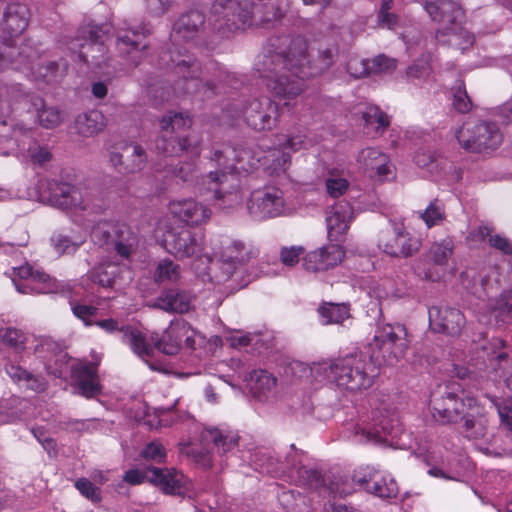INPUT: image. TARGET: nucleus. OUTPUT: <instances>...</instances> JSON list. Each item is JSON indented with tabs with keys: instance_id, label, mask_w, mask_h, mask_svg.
Returning <instances> with one entry per match:
<instances>
[{
	"instance_id": "nucleus-1",
	"label": "nucleus",
	"mask_w": 512,
	"mask_h": 512,
	"mask_svg": "<svg viewBox=\"0 0 512 512\" xmlns=\"http://www.w3.org/2000/svg\"><path fill=\"white\" fill-rule=\"evenodd\" d=\"M282 43L289 44L287 49L269 56L265 55L256 63L257 70L273 99L253 100L242 111L246 123L255 130L271 129L276 122L278 106H289L290 101L305 89L307 78L320 74L332 64V48L321 51L320 59L311 64L307 60V44L302 37H285Z\"/></svg>"
},
{
	"instance_id": "nucleus-2",
	"label": "nucleus",
	"mask_w": 512,
	"mask_h": 512,
	"mask_svg": "<svg viewBox=\"0 0 512 512\" xmlns=\"http://www.w3.org/2000/svg\"><path fill=\"white\" fill-rule=\"evenodd\" d=\"M161 244L177 258L195 256L193 269L204 282L224 284L231 281L234 287L246 286L250 278L244 277L245 264L256 256V251L240 241L225 246L217 259L208 253L202 254L201 238L185 227L170 229L163 233Z\"/></svg>"
},
{
	"instance_id": "nucleus-3",
	"label": "nucleus",
	"mask_w": 512,
	"mask_h": 512,
	"mask_svg": "<svg viewBox=\"0 0 512 512\" xmlns=\"http://www.w3.org/2000/svg\"><path fill=\"white\" fill-rule=\"evenodd\" d=\"M430 410L435 421L439 423L463 419L462 433L468 440L474 442L479 451L487 456L502 455L491 442L492 435L487 430L484 408L473 397L465 396L458 384L447 386L440 394H432Z\"/></svg>"
},
{
	"instance_id": "nucleus-4",
	"label": "nucleus",
	"mask_w": 512,
	"mask_h": 512,
	"mask_svg": "<svg viewBox=\"0 0 512 512\" xmlns=\"http://www.w3.org/2000/svg\"><path fill=\"white\" fill-rule=\"evenodd\" d=\"M312 146L306 135H294L286 139L285 143L277 147L263 150L262 147L235 149L226 147L215 151L211 162L218 170L225 171L233 176L234 173H248L259 167L271 175H278L286 171L290 163V154L286 150L298 151Z\"/></svg>"
},
{
	"instance_id": "nucleus-5",
	"label": "nucleus",
	"mask_w": 512,
	"mask_h": 512,
	"mask_svg": "<svg viewBox=\"0 0 512 512\" xmlns=\"http://www.w3.org/2000/svg\"><path fill=\"white\" fill-rule=\"evenodd\" d=\"M29 19L30 12L24 4H10L6 8L2 24L4 40L0 46V71L12 67L15 70L26 73L28 77H32L34 80H50V76L56 67L55 63H50L47 66H40L38 64L37 70L34 71L31 58L38 57V54L32 48H29V53H27V47L22 48L18 53V58L11 59L16 52L15 47H13V41L26 30Z\"/></svg>"
},
{
	"instance_id": "nucleus-6",
	"label": "nucleus",
	"mask_w": 512,
	"mask_h": 512,
	"mask_svg": "<svg viewBox=\"0 0 512 512\" xmlns=\"http://www.w3.org/2000/svg\"><path fill=\"white\" fill-rule=\"evenodd\" d=\"M38 200L66 211L75 222L88 220L108 208L107 200L90 189L56 180L38 182Z\"/></svg>"
},
{
	"instance_id": "nucleus-7",
	"label": "nucleus",
	"mask_w": 512,
	"mask_h": 512,
	"mask_svg": "<svg viewBox=\"0 0 512 512\" xmlns=\"http://www.w3.org/2000/svg\"><path fill=\"white\" fill-rule=\"evenodd\" d=\"M213 29L226 33L251 26H265L283 16L273 3H254L251 0H216L212 6Z\"/></svg>"
},
{
	"instance_id": "nucleus-8",
	"label": "nucleus",
	"mask_w": 512,
	"mask_h": 512,
	"mask_svg": "<svg viewBox=\"0 0 512 512\" xmlns=\"http://www.w3.org/2000/svg\"><path fill=\"white\" fill-rule=\"evenodd\" d=\"M311 373L317 380L333 383L339 389L360 392L372 386L378 372L366 355L354 353L314 363Z\"/></svg>"
},
{
	"instance_id": "nucleus-9",
	"label": "nucleus",
	"mask_w": 512,
	"mask_h": 512,
	"mask_svg": "<svg viewBox=\"0 0 512 512\" xmlns=\"http://www.w3.org/2000/svg\"><path fill=\"white\" fill-rule=\"evenodd\" d=\"M22 111L36 113L40 125L45 128H53L61 122V114L57 109L45 108L41 98L24 93L20 85L0 86V125L6 126L10 123L15 137L23 128L14 125L11 116Z\"/></svg>"
},
{
	"instance_id": "nucleus-10",
	"label": "nucleus",
	"mask_w": 512,
	"mask_h": 512,
	"mask_svg": "<svg viewBox=\"0 0 512 512\" xmlns=\"http://www.w3.org/2000/svg\"><path fill=\"white\" fill-rule=\"evenodd\" d=\"M424 8L433 21L441 24L435 36L439 44L454 47L461 51L474 44L475 37L465 27V13L457 2L437 0L426 3Z\"/></svg>"
},
{
	"instance_id": "nucleus-11",
	"label": "nucleus",
	"mask_w": 512,
	"mask_h": 512,
	"mask_svg": "<svg viewBox=\"0 0 512 512\" xmlns=\"http://www.w3.org/2000/svg\"><path fill=\"white\" fill-rule=\"evenodd\" d=\"M204 24V16L199 11H190L182 15L174 24L170 38L175 47H180L183 43L194 41L198 36L200 28ZM171 62L175 67V72L181 74L187 81L186 90L190 92L192 87H196L194 78L198 76L199 65L191 62L189 55L183 54L180 48L172 52Z\"/></svg>"
},
{
	"instance_id": "nucleus-12",
	"label": "nucleus",
	"mask_w": 512,
	"mask_h": 512,
	"mask_svg": "<svg viewBox=\"0 0 512 512\" xmlns=\"http://www.w3.org/2000/svg\"><path fill=\"white\" fill-rule=\"evenodd\" d=\"M191 125L192 118L187 113L174 112L165 115L160 121L162 135L157 142V148L170 156L184 152L198 156L200 154L199 138L192 134L185 137L180 135Z\"/></svg>"
},
{
	"instance_id": "nucleus-13",
	"label": "nucleus",
	"mask_w": 512,
	"mask_h": 512,
	"mask_svg": "<svg viewBox=\"0 0 512 512\" xmlns=\"http://www.w3.org/2000/svg\"><path fill=\"white\" fill-rule=\"evenodd\" d=\"M408 344L403 325L379 324L370 343L369 360L378 365H394L405 356Z\"/></svg>"
},
{
	"instance_id": "nucleus-14",
	"label": "nucleus",
	"mask_w": 512,
	"mask_h": 512,
	"mask_svg": "<svg viewBox=\"0 0 512 512\" xmlns=\"http://www.w3.org/2000/svg\"><path fill=\"white\" fill-rule=\"evenodd\" d=\"M246 208L250 217L256 221L291 216L298 211L297 203L286 197L284 192L275 186L253 190L247 200Z\"/></svg>"
},
{
	"instance_id": "nucleus-15",
	"label": "nucleus",
	"mask_w": 512,
	"mask_h": 512,
	"mask_svg": "<svg viewBox=\"0 0 512 512\" xmlns=\"http://www.w3.org/2000/svg\"><path fill=\"white\" fill-rule=\"evenodd\" d=\"M287 460V468L289 469L290 477L294 479L297 484L316 491L322 497H344L351 494L353 491L351 485L342 479H337L327 484L319 471L305 465L303 456L298 455L296 452L292 456H289Z\"/></svg>"
},
{
	"instance_id": "nucleus-16",
	"label": "nucleus",
	"mask_w": 512,
	"mask_h": 512,
	"mask_svg": "<svg viewBox=\"0 0 512 512\" xmlns=\"http://www.w3.org/2000/svg\"><path fill=\"white\" fill-rule=\"evenodd\" d=\"M197 187L202 195L212 193L214 204L222 210L234 209L243 200V194L234 176L218 169L204 176L197 182Z\"/></svg>"
},
{
	"instance_id": "nucleus-17",
	"label": "nucleus",
	"mask_w": 512,
	"mask_h": 512,
	"mask_svg": "<svg viewBox=\"0 0 512 512\" xmlns=\"http://www.w3.org/2000/svg\"><path fill=\"white\" fill-rule=\"evenodd\" d=\"M377 423L357 424L355 436L361 443H382L398 449H407L410 444L405 440L406 432L403 430L399 419L395 416L381 415Z\"/></svg>"
},
{
	"instance_id": "nucleus-18",
	"label": "nucleus",
	"mask_w": 512,
	"mask_h": 512,
	"mask_svg": "<svg viewBox=\"0 0 512 512\" xmlns=\"http://www.w3.org/2000/svg\"><path fill=\"white\" fill-rule=\"evenodd\" d=\"M459 144L468 151L494 150L502 142L498 126L490 122L466 123L456 132Z\"/></svg>"
},
{
	"instance_id": "nucleus-19",
	"label": "nucleus",
	"mask_w": 512,
	"mask_h": 512,
	"mask_svg": "<svg viewBox=\"0 0 512 512\" xmlns=\"http://www.w3.org/2000/svg\"><path fill=\"white\" fill-rule=\"evenodd\" d=\"M183 343L190 349L204 347L206 337L195 330L188 322L176 320L170 323L159 340L156 341V347L164 354L175 355L181 349Z\"/></svg>"
},
{
	"instance_id": "nucleus-20",
	"label": "nucleus",
	"mask_w": 512,
	"mask_h": 512,
	"mask_svg": "<svg viewBox=\"0 0 512 512\" xmlns=\"http://www.w3.org/2000/svg\"><path fill=\"white\" fill-rule=\"evenodd\" d=\"M94 325L108 334L119 332L123 343L129 345L132 351L143 359L152 370H159L158 364L148 360L153 354V348L140 330L131 326H124L113 318L95 321Z\"/></svg>"
},
{
	"instance_id": "nucleus-21",
	"label": "nucleus",
	"mask_w": 512,
	"mask_h": 512,
	"mask_svg": "<svg viewBox=\"0 0 512 512\" xmlns=\"http://www.w3.org/2000/svg\"><path fill=\"white\" fill-rule=\"evenodd\" d=\"M107 223L99 224L92 229V239L100 245H113L117 254L128 258L136 249L138 239L136 234L126 224L111 225L112 232Z\"/></svg>"
},
{
	"instance_id": "nucleus-22",
	"label": "nucleus",
	"mask_w": 512,
	"mask_h": 512,
	"mask_svg": "<svg viewBox=\"0 0 512 512\" xmlns=\"http://www.w3.org/2000/svg\"><path fill=\"white\" fill-rule=\"evenodd\" d=\"M8 275L15 289L21 294H45L55 290L53 279L29 264L13 267Z\"/></svg>"
},
{
	"instance_id": "nucleus-23",
	"label": "nucleus",
	"mask_w": 512,
	"mask_h": 512,
	"mask_svg": "<svg viewBox=\"0 0 512 512\" xmlns=\"http://www.w3.org/2000/svg\"><path fill=\"white\" fill-rule=\"evenodd\" d=\"M346 256V249L338 242H329L308 251L302 257V266L309 273H322L338 267Z\"/></svg>"
},
{
	"instance_id": "nucleus-24",
	"label": "nucleus",
	"mask_w": 512,
	"mask_h": 512,
	"mask_svg": "<svg viewBox=\"0 0 512 512\" xmlns=\"http://www.w3.org/2000/svg\"><path fill=\"white\" fill-rule=\"evenodd\" d=\"M244 381L252 399L259 404L272 406L281 398L277 378L266 370H253Z\"/></svg>"
},
{
	"instance_id": "nucleus-25",
	"label": "nucleus",
	"mask_w": 512,
	"mask_h": 512,
	"mask_svg": "<svg viewBox=\"0 0 512 512\" xmlns=\"http://www.w3.org/2000/svg\"><path fill=\"white\" fill-rule=\"evenodd\" d=\"M357 162L360 169L374 181L384 182L395 177L394 167L388 155L377 148L361 150Z\"/></svg>"
},
{
	"instance_id": "nucleus-26",
	"label": "nucleus",
	"mask_w": 512,
	"mask_h": 512,
	"mask_svg": "<svg viewBox=\"0 0 512 512\" xmlns=\"http://www.w3.org/2000/svg\"><path fill=\"white\" fill-rule=\"evenodd\" d=\"M149 483L166 494L190 496V481L174 468L150 467Z\"/></svg>"
},
{
	"instance_id": "nucleus-27",
	"label": "nucleus",
	"mask_w": 512,
	"mask_h": 512,
	"mask_svg": "<svg viewBox=\"0 0 512 512\" xmlns=\"http://www.w3.org/2000/svg\"><path fill=\"white\" fill-rule=\"evenodd\" d=\"M354 220V210L350 203L340 201L333 205L325 217L327 238L331 242H340L348 232Z\"/></svg>"
},
{
	"instance_id": "nucleus-28",
	"label": "nucleus",
	"mask_w": 512,
	"mask_h": 512,
	"mask_svg": "<svg viewBox=\"0 0 512 512\" xmlns=\"http://www.w3.org/2000/svg\"><path fill=\"white\" fill-rule=\"evenodd\" d=\"M465 324L463 313L456 308L432 307L429 309V325L435 332L457 335Z\"/></svg>"
},
{
	"instance_id": "nucleus-29",
	"label": "nucleus",
	"mask_w": 512,
	"mask_h": 512,
	"mask_svg": "<svg viewBox=\"0 0 512 512\" xmlns=\"http://www.w3.org/2000/svg\"><path fill=\"white\" fill-rule=\"evenodd\" d=\"M168 209L174 218L188 225H200L211 217V210L193 199L171 201Z\"/></svg>"
},
{
	"instance_id": "nucleus-30",
	"label": "nucleus",
	"mask_w": 512,
	"mask_h": 512,
	"mask_svg": "<svg viewBox=\"0 0 512 512\" xmlns=\"http://www.w3.org/2000/svg\"><path fill=\"white\" fill-rule=\"evenodd\" d=\"M353 481L359 486L365 485L368 492L380 498H391L396 496L398 492L397 483L389 474L372 472L370 469L363 475L356 473Z\"/></svg>"
},
{
	"instance_id": "nucleus-31",
	"label": "nucleus",
	"mask_w": 512,
	"mask_h": 512,
	"mask_svg": "<svg viewBox=\"0 0 512 512\" xmlns=\"http://www.w3.org/2000/svg\"><path fill=\"white\" fill-rule=\"evenodd\" d=\"M421 246L418 238L411 237L403 226L394 228V235L386 242H380L379 247L388 255L393 257H408L416 253Z\"/></svg>"
},
{
	"instance_id": "nucleus-32",
	"label": "nucleus",
	"mask_w": 512,
	"mask_h": 512,
	"mask_svg": "<svg viewBox=\"0 0 512 512\" xmlns=\"http://www.w3.org/2000/svg\"><path fill=\"white\" fill-rule=\"evenodd\" d=\"M71 376L80 395L90 398L100 392L95 364L79 362L72 366Z\"/></svg>"
},
{
	"instance_id": "nucleus-33",
	"label": "nucleus",
	"mask_w": 512,
	"mask_h": 512,
	"mask_svg": "<svg viewBox=\"0 0 512 512\" xmlns=\"http://www.w3.org/2000/svg\"><path fill=\"white\" fill-rule=\"evenodd\" d=\"M201 440L205 446L212 445L213 451L222 456L237 447L239 436L227 428L207 427L201 432Z\"/></svg>"
},
{
	"instance_id": "nucleus-34",
	"label": "nucleus",
	"mask_w": 512,
	"mask_h": 512,
	"mask_svg": "<svg viewBox=\"0 0 512 512\" xmlns=\"http://www.w3.org/2000/svg\"><path fill=\"white\" fill-rule=\"evenodd\" d=\"M453 251L454 241L450 237H446L440 241L434 242L427 253V259L434 266L438 267L439 271L428 270L424 272V278L431 281L440 280L442 274L446 270V266L453 254Z\"/></svg>"
},
{
	"instance_id": "nucleus-35",
	"label": "nucleus",
	"mask_w": 512,
	"mask_h": 512,
	"mask_svg": "<svg viewBox=\"0 0 512 512\" xmlns=\"http://www.w3.org/2000/svg\"><path fill=\"white\" fill-rule=\"evenodd\" d=\"M149 33L150 30L143 27L141 32L127 30L124 33H119L117 36V49L120 53L126 54L130 58L133 66L138 65L144 55L146 46L142 44L141 38Z\"/></svg>"
},
{
	"instance_id": "nucleus-36",
	"label": "nucleus",
	"mask_w": 512,
	"mask_h": 512,
	"mask_svg": "<svg viewBox=\"0 0 512 512\" xmlns=\"http://www.w3.org/2000/svg\"><path fill=\"white\" fill-rule=\"evenodd\" d=\"M479 323L484 325L492 324L493 318L496 322H504L512 317V290L504 293L498 299L490 300L487 311H478L476 314Z\"/></svg>"
},
{
	"instance_id": "nucleus-37",
	"label": "nucleus",
	"mask_w": 512,
	"mask_h": 512,
	"mask_svg": "<svg viewBox=\"0 0 512 512\" xmlns=\"http://www.w3.org/2000/svg\"><path fill=\"white\" fill-rule=\"evenodd\" d=\"M155 307L171 313H186L191 307V298L185 292L170 289L156 299Z\"/></svg>"
},
{
	"instance_id": "nucleus-38",
	"label": "nucleus",
	"mask_w": 512,
	"mask_h": 512,
	"mask_svg": "<svg viewBox=\"0 0 512 512\" xmlns=\"http://www.w3.org/2000/svg\"><path fill=\"white\" fill-rule=\"evenodd\" d=\"M120 272V267L113 263L101 264L91 270L86 278L82 279L81 285L84 290L88 291L89 288L84 285L85 281L92 280L94 283L101 287L114 288L117 286V275Z\"/></svg>"
},
{
	"instance_id": "nucleus-39",
	"label": "nucleus",
	"mask_w": 512,
	"mask_h": 512,
	"mask_svg": "<svg viewBox=\"0 0 512 512\" xmlns=\"http://www.w3.org/2000/svg\"><path fill=\"white\" fill-rule=\"evenodd\" d=\"M5 371L7 375L21 387L30 389L34 392H42L46 389L47 383L40 376H34L20 366L6 364Z\"/></svg>"
},
{
	"instance_id": "nucleus-40",
	"label": "nucleus",
	"mask_w": 512,
	"mask_h": 512,
	"mask_svg": "<svg viewBox=\"0 0 512 512\" xmlns=\"http://www.w3.org/2000/svg\"><path fill=\"white\" fill-rule=\"evenodd\" d=\"M75 126L78 133L84 137L98 134L105 127V117L98 110H92L77 116Z\"/></svg>"
},
{
	"instance_id": "nucleus-41",
	"label": "nucleus",
	"mask_w": 512,
	"mask_h": 512,
	"mask_svg": "<svg viewBox=\"0 0 512 512\" xmlns=\"http://www.w3.org/2000/svg\"><path fill=\"white\" fill-rule=\"evenodd\" d=\"M191 418L190 414L187 412H180L174 409V406L163 408H156L154 411L153 419H148L147 423L151 427L162 428V427H170L175 422L178 421H186Z\"/></svg>"
},
{
	"instance_id": "nucleus-42",
	"label": "nucleus",
	"mask_w": 512,
	"mask_h": 512,
	"mask_svg": "<svg viewBox=\"0 0 512 512\" xmlns=\"http://www.w3.org/2000/svg\"><path fill=\"white\" fill-rule=\"evenodd\" d=\"M17 146L19 152L36 164H43L47 162L51 154L43 147H40L36 142H33L30 136L24 135L21 140L17 139Z\"/></svg>"
},
{
	"instance_id": "nucleus-43",
	"label": "nucleus",
	"mask_w": 512,
	"mask_h": 512,
	"mask_svg": "<svg viewBox=\"0 0 512 512\" xmlns=\"http://www.w3.org/2000/svg\"><path fill=\"white\" fill-rule=\"evenodd\" d=\"M70 306L73 314L83 321L85 326L94 325L93 317L97 314L100 305V297L97 298L96 304H88L84 299L71 298Z\"/></svg>"
},
{
	"instance_id": "nucleus-44",
	"label": "nucleus",
	"mask_w": 512,
	"mask_h": 512,
	"mask_svg": "<svg viewBox=\"0 0 512 512\" xmlns=\"http://www.w3.org/2000/svg\"><path fill=\"white\" fill-rule=\"evenodd\" d=\"M323 324H341L349 317V307L346 304L328 303L322 305L319 310Z\"/></svg>"
},
{
	"instance_id": "nucleus-45",
	"label": "nucleus",
	"mask_w": 512,
	"mask_h": 512,
	"mask_svg": "<svg viewBox=\"0 0 512 512\" xmlns=\"http://www.w3.org/2000/svg\"><path fill=\"white\" fill-rule=\"evenodd\" d=\"M126 161L124 171L127 173H135L141 171L147 163L145 150L138 144H131L125 147Z\"/></svg>"
},
{
	"instance_id": "nucleus-46",
	"label": "nucleus",
	"mask_w": 512,
	"mask_h": 512,
	"mask_svg": "<svg viewBox=\"0 0 512 512\" xmlns=\"http://www.w3.org/2000/svg\"><path fill=\"white\" fill-rule=\"evenodd\" d=\"M463 172L461 168L443 158L440 159L438 170L435 171L433 178L435 181L443 182L447 185H453L462 179Z\"/></svg>"
},
{
	"instance_id": "nucleus-47",
	"label": "nucleus",
	"mask_w": 512,
	"mask_h": 512,
	"mask_svg": "<svg viewBox=\"0 0 512 512\" xmlns=\"http://www.w3.org/2000/svg\"><path fill=\"white\" fill-rule=\"evenodd\" d=\"M496 366L491 373L494 374L493 380L503 379L509 390L512 391V360L507 352H499L496 355Z\"/></svg>"
},
{
	"instance_id": "nucleus-48",
	"label": "nucleus",
	"mask_w": 512,
	"mask_h": 512,
	"mask_svg": "<svg viewBox=\"0 0 512 512\" xmlns=\"http://www.w3.org/2000/svg\"><path fill=\"white\" fill-rule=\"evenodd\" d=\"M474 237L480 240L488 238L490 245L504 254L512 253V246L509 240L500 234H491V229L488 226H479L478 229L473 233Z\"/></svg>"
},
{
	"instance_id": "nucleus-49",
	"label": "nucleus",
	"mask_w": 512,
	"mask_h": 512,
	"mask_svg": "<svg viewBox=\"0 0 512 512\" xmlns=\"http://www.w3.org/2000/svg\"><path fill=\"white\" fill-rule=\"evenodd\" d=\"M363 119L367 127H373L375 133H382L389 126L388 116L377 106H368L363 112Z\"/></svg>"
},
{
	"instance_id": "nucleus-50",
	"label": "nucleus",
	"mask_w": 512,
	"mask_h": 512,
	"mask_svg": "<svg viewBox=\"0 0 512 512\" xmlns=\"http://www.w3.org/2000/svg\"><path fill=\"white\" fill-rule=\"evenodd\" d=\"M180 277V267L170 259L158 262L154 274L156 282H175Z\"/></svg>"
},
{
	"instance_id": "nucleus-51",
	"label": "nucleus",
	"mask_w": 512,
	"mask_h": 512,
	"mask_svg": "<svg viewBox=\"0 0 512 512\" xmlns=\"http://www.w3.org/2000/svg\"><path fill=\"white\" fill-rule=\"evenodd\" d=\"M326 191L332 198L342 196L349 187L348 180L340 175L335 169L329 171L325 180Z\"/></svg>"
},
{
	"instance_id": "nucleus-52",
	"label": "nucleus",
	"mask_w": 512,
	"mask_h": 512,
	"mask_svg": "<svg viewBox=\"0 0 512 512\" xmlns=\"http://www.w3.org/2000/svg\"><path fill=\"white\" fill-rule=\"evenodd\" d=\"M420 218L428 228L441 224L445 219L443 203L438 199L431 201L428 207L420 213Z\"/></svg>"
},
{
	"instance_id": "nucleus-53",
	"label": "nucleus",
	"mask_w": 512,
	"mask_h": 512,
	"mask_svg": "<svg viewBox=\"0 0 512 512\" xmlns=\"http://www.w3.org/2000/svg\"><path fill=\"white\" fill-rule=\"evenodd\" d=\"M279 500L288 512H309L305 497L295 491L283 492Z\"/></svg>"
},
{
	"instance_id": "nucleus-54",
	"label": "nucleus",
	"mask_w": 512,
	"mask_h": 512,
	"mask_svg": "<svg viewBox=\"0 0 512 512\" xmlns=\"http://www.w3.org/2000/svg\"><path fill=\"white\" fill-rule=\"evenodd\" d=\"M84 236H78L71 239L67 235L56 234L51 238L52 245L57 253H73L84 242Z\"/></svg>"
},
{
	"instance_id": "nucleus-55",
	"label": "nucleus",
	"mask_w": 512,
	"mask_h": 512,
	"mask_svg": "<svg viewBox=\"0 0 512 512\" xmlns=\"http://www.w3.org/2000/svg\"><path fill=\"white\" fill-rule=\"evenodd\" d=\"M140 457L145 461L161 464L165 462L167 452L160 442L152 441L143 447Z\"/></svg>"
},
{
	"instance_id": "nucleus-56",
	"label": "nucleus",
	"mask_w": 512,
	"mask_h": 512,
	"mask_svg": "<svg viewBox=\"0 0 512 512\" xmlns=\"http://www.w3.org/2000/svg\"><path fill=\"white\" fill-rule=\"evenodd\" d=\"M0 339L5 346L14 349L17 352L23 349L25 342L24 334L11 327L0 330Z\"/></svg>"
},
{
	"instance_id": "nucleus-57",
	"label": "nucleus",
	"mask_w": 512,
	"mask_h": 512,
	"mask_svg": "<svg viewBox=\"0 0 512 512\" xmlns=\"http://www.w3.org/2000/svg\"><path fill=\"white\" fill-rule=\"evenodd\" d=\"M453 106L461 113L468 112L472 107L471 100L462 81H458L453 88Z\"/></svg>"
},
{
	"instance_id": "nucleus-58",
	"label": "nucleus",
	"mask_w": 512,
	"mask_h": 512,
	"mask_svg": "<svg viewBox=\"0 0 512 512\" xmlns=\"http://www.w3.org/2000/svg\"><path fill=\"white\" fill-rule=\"evenodd\" d=\"M426 463L429 466L427 473L435 478H442L445 480L454 479L453 476L450 475L448 469H446L444 460L441 458L438 460L434 455L429 454L426 458Z\"/></svg>"
},
{
	"instance_id": "nucleus-59",
	"label": "nucleus",
	"mask_w": 512,
	"mask_h": 512,
	"mask_svg": "<svg viewBox=\"0 0 512 512\" xmlns=\"http://www.w3.org/2000/svg\"><path fill=\"white\" fill-rule=\"evenodd\" d=\"M393 6V0H382L381 7L378 12V23L382 27L394 29L397 26V16L389 13Z\"/></svg>"
},
{
	"instance_id": "nucleus-60",
	"label": "nucleus",
	"mask_w": 512,
	"mask_h": 512,
	"mask_svg": "<svg viewBox=\"0 0 512 512\" xmlns=\"http://www.w3.org/2000/svg\"><path fill=\"white\" fill-rule=\"evenodd\" d=\"M75 487L77 490L89 499L90 501L97 503L101 501V490L99 487H96L92 482H90L86 478H80L75 482Z\"/></svg>"
},
{
	"instance_id": "nucleus-61",
	"label": "nucleus",
	"mask_w": 512,
	"mask_h": 512,
	"mask_svg": "<svg viewBox=\"0 0 512 512\" xmlns=\"http://www.w3.org/2000/svg\"><path fill=\"white\" fill-rule=\"evenodd\" d=\"M103 29L101 27H91L89 29V38L86 40L85 43H80L79 46L81 50L79 51V57L87 61L88 55L86 52L83 51L84 48H88V50H100V46L103 44V41L101 40V36L99 35V32H102Z\"/></svg>"
},
{
	"instance_id": "nucleus-62",
	"label": "nucleus",
	"mask_w": 512,
	"mask_h": 512,
	"mask_svg": "<svg viewBox=\"0 0 512 512\" xmlns=\"http://www.w3.org/2000/svg\"><path fill=\"white\" fill-rule=\"evenodd\" d=\"M347 72L354 78H360L370 74L369 60L353 57L347 63Z\"/></svg>"
},
{
	"instance_id": "nucleus-63",
	"label": "nucleus",
	"mask_w": 512,
	"mask_h": 512,
	"mask_svg": "<svg viewBox=\"0 0 512 512\" xmlns=\"http://www.w3.org/2000/svg\"><path fill=\"white\" fill-rule=\"evenodd\" d=\"M303 252L304 248L302 246L282 247L279 253L280 260L284 265L293 267L299 262Z\"/></svg>"
},
{
	"instance_id": "nucleus-64",
	"label": "nucleus",
	"mask_w": 512,
	"mask_h": 512,
	"mask_svg": "<svg viewBox=\"0 0 512 512\" xmlns=\"http://www.w3.org/2000/svg\"><path fill=\"white\" fill-rule=\"evenodd\" d=\"M491 403L497 408L501 423L512 432V398L497 403L490 399Z\"/></svg>"
}]
</instances>
